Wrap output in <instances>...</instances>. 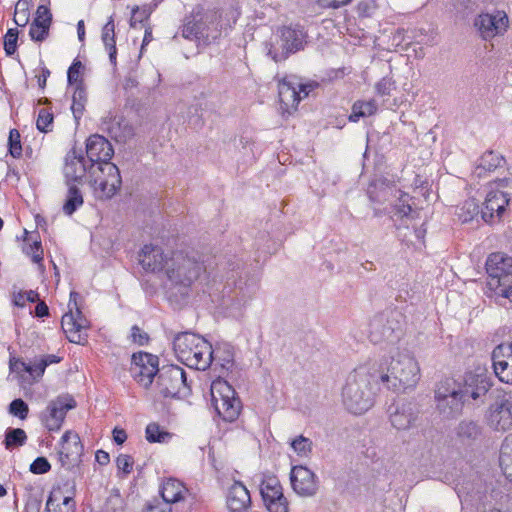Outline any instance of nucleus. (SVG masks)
<instances>
[{"instance_id":"f257e3e1","label":"nucleus","mask_w":512,"mask_h":512,"mask_svg":"<svg viewBox=\"0 0 512 512\" xmlns=\"http://www.w3.org/2000/svg\"><path fill=\"white\" fill-rule=\"evenodd\" d=\"M384 370L380 362H368L354 369L346 378L342 388V403L352 414L368 411L381 391Z\"/></svg>"},{"instance_id":"f03ea898","label":"nucleus","mask_w":512,"mask_h":512,"mask_svg":"<svg viewBox=\"0 0 512 512\" xmlns=\"http://www.w3.org/2000/svg\"><path fill=\"white\" fill-rule=\"evenodd\" d=\"M173 349L179 361L197 370L207 369L213 360L218 359L219 353L217 351L214 356L211 344L203 337L191 332L176 335Z\"/></svg>"},{"instance_id":"7ed1b4c3","label":"nucleus","mask_w":512,"mask_h":512,"mask_svg":"<svg viewBox=\"0 0 512 512\" xmlns=\"http://www.w3.org/2000/svg\"><path fill=\"white\" fill-rule=\"evenodd\" d=\"M420 379L416 360L408 353L397 352L386 366V387L394 391L414 388Z\"/></svg>"},{"instance_id":"20e7f679","label":"nucleus","mask_w":512,"mask_h":512,"mask_svg":"<svg viewBox=\"0 0 512 512\" xmlns=\"http://www.w3.org/2000/svg\"><path fill=\"white\" fill-rule=\"evenodd\" d=\"M487 286L497 296L512 302V257L492 253L486 260Z\"/></svg>"},{"instance_id":"39448f33","label":"nucleus","mask_w":512,"mask_h":512,"mask_svg":"<svg viewBox=\"0 0 512 512\" xmlns=\"http://www.w3.org/2000/svg\"><path fill=\"white\" fill-rule=\"evenodd\" d=\"M88 175L94 196L100 200L112 198L122 184L119 169L113 163L104 162L98 165H91Z\"/></svg>"},{"instance_id":"423d86ee","label":"nucleus","mask_w":512,"mask_h":512,"mask_svg":"<svg viewBox=\"0 0 512 512\" xmlns=\"http://www.w3.org/2000/svg\"><path fill=\"white\" fill-rule=\"evenodd\" d=\"M211 402L217 414L228 422L235 421L241 412L242 404L234 388L223 379H216L210 387Z\"/></svg>"},{"instance_id":"0eeeda50","label":"nucleus","mask_w":512,"mask_h":512,"mask_svg":"<svg viewBox=\"0 0 512 512\" xmlns=\"http://www.w3.org/2000/svg\"><path fill=\"white\" fill-rule=\"evenodd\" d=\"M455 387L461 396L469 403L470 400H481L493 385L488 370L484 367H475L466 371L462 376L454 379Z\"/></svg>"},{"instance_id":"6e6552de","label":"nucleus","mask_w":512,"mask_h":512,"mask_svg":"<svg viewBox=\"0 0 512 512\" xmlns=\"http://www.w3.org/2000/svg\"><path fill=\"white\" fill-rule=\"evenodd\" d=\"M306 34L300 26H284L278 30L268 47V55L275 61L285 60L290 53L304 47Z\"/></svg>"},{"instance_id":"1a4fd4ad","label":"nucleus","mask_w":512,"mask_h":512,"mask_svg":"<svg viewBox=\"0 0 512 512\" xmlns=\"http://www.w3.org/2000/svg\"><path fill=\"white\" fill-rule=\"evenodd\" d=\"M167 277L175 284L190 286L204 270L203 265L181 251L172 252L167 262Z\"/></svg>"},{"instance_id":"9d476101","label":"nucleus","mask_w":512,"mask_h":512,"mask_svg":"<svg viewBox=\"0 0 512 512\" xmlns=\"http://www.w3.org/2000/svg\"><path fill=\"white\" fill-rule=\"evenodd\" d=\"M435 400L440 415L445 419L461 415L464 405L468 403L455 387L453 378H447L438 384Z\"/></svg>"},{"instance_id":"9b49d317","label":"nucleus","mask_w":512,"mask_h":512,"mask_svg":"<svg viewBox=\"0 0 512 512\" xmlns=\"http://www.w3.org/2000/svg\"><path fill=\"white\" fill-rule=\"evenodd\" d=\"M157 387L163 397H181L189 393L186 372L177 365H167L159 369Z\"/></svg>"},{"instance_id":"f8f14e48","label":"nucleus","mask_w":512,"mask_h":512,"mask_svg":"<svg viewBox=\"0 0 512 512\" xmlns=\"http://www.w3.org/2000/svg\"><path fill=\"white\" fill-rule=\"evenodd\" d=\"M79 294L75 291L70 293L68 303L69 311L62 316L61 326L68 340L80 344L85 339L81 333L89 326L88 320L83 316L78 306Z\"/></svg>"},{"instance_id":"ddd939ff","label":"nucleus","mask_w":512,"mask_h":512,"mask_svg":"<svg viewBox=\"0 0 512 512\" xmlns=\"http://www.w3.org/2000/svg\"><path fill=\"white\" fill-rule=\"evenodd\" d=\"M487 420L495 430L506 431L512 428V390L497 395L489 407Z\"/></svg>"},{"instance_id":"4468645a","label":"nucleus","mask_w":512,"mask_h":512,"mask_svg":"<svg viewBox=\"0 0 512 512\" xmlns=\"http://www.w3.org/2000/svg\"><path fill=\"white\" fill-rule=\"evenodd\" d=\"M76 407L75 400L69 395H61L51 400L41 412L40 420L49 431H58L62 427L66 414Z\"/></svg>"},{"instance_id":"2eb2a0df","label":"nucleus","mask_w":512,"mask_h":512,"mask_svg":"<svg viewBox=\"0 0 512 512\" xmlns=\"http://www.w3.org/2000/svg\"><path fill=\"white\" fill-rule=\"evenodd\" d=\"M132 377L144 388H148L158 374V358L152 354L134 353L131 359Z\"/></svg>"},{"instance_id":"dca6fc26","label":"nucleus","mask_w":512,"mask_h":512,"mask_svg":"<svg viewBox=\"0 0 512 512\" xmlns=\"http://www.w3.org/2000/svg\"><path fill=\"white\" fill-rule=\"evenodd\" d=\"M312 88V85L301 84L294 78H284L278 85L279 100L287 111L296 109L299 102L309 95Z\"/></svg>"},{"instance_id":"f3484780","label":"nucleus","mask_w":512,"mask_h":512,"mask_svg":"<svg viewBox=\"0 0 512 512\" xmlns=\"http://www.w3.org/2000/svg\"><path fill=\"white\" fill-rule=\"evenodd\" d=\"M480 36L484 40H490L503 34L508 27V17L503 11L480 14L474 21Z\"/></svg>"},{"instance_id":"a211bd4d","label":"nucleus","mask_w":512,"mask_h":512,"mask_svg":"<svg viewBox=\"0 0 512 512\" xmlns=\"http://www.w3.org/2000/svg\"><path fill=\"white\" fill-rule=\"evenodd\" d=\"M261 495L270 512H288V502L282 486L276 477H269L261 483Z\"/></svg>"},{"instance_id":"6ab92c4d","label":"nucleus","mask_w":512,"mask_h":512,"mask_svg":"<svg viewBox=\"0 0 512 512\" xmlns=\"http://www.w3.org/2000/svg\"><path fill=\"white\" fill-rule=\"evenodd\" d=\"M492 366L499 381L512 384V343L496 346L491 354Z\"/></svg>"},{"instance_id":"aec40b11","label":"nucleus","mask_w":512,"mask_h":512,"mask_svg":"<svg viewBox=\"0 0 512 512\" xmlns=\"http://www.w3.org/2000/svg\"><path fill=\"white\" fill-rule=\"evenodd\" d=\"M83 453V445L76 433L66 431L61 437L59 460L62 466L70 469L78 464Z\"/></svg>"},{"instance_id":"412c9836","label":"nucleus","mask_w":512,"mask_h":512,"mask_svg":"<svg viewBox=\"0 0 512 512\" xmlns=\"http://www.w3.org/2000/svg\"><path fill=\"white\" fill-rule=\"evenodd\" d=\"M510 196L511 194L507 191L491 189L481 208V218L488 223L495 217H500L510 202Z\"/></svg>"},{"instance_id":"4be33fe9","label":"nucleus","mask_w":512,"mask_h":512,"mask_svg":"<svg viewBox=\"0 0 512 512\" xmlns=\"http://www.w3.org/2000/svg\"><path fill=\"white\" fill-rule=\"evenodd\" d=\"M86 154L92 162L91 165L99 163H111L110 159L114 154L112 144L99 134L91 135L86 142Z\"/></svg>"},{"instance_id":"5701e85b","label":"nucleus","mask_w":512,"mask_h":512,"mask_svg":"<svg viewBox=\"0 0 512 512\" xmlns=\"http://www.w3.org/2000/svg\"><path fill=\"white\" fill-rule=\"evenodd\" d=\"M169 260V254H165L161 247L151 244L145 245L139 255L143 269L151 272L164 271L166 275Z\"/></svg>"},{"instance_id":"b1692460","label":"nucleus","mask_w":512,"mask_h":512,"mask_svg":"<svg viewBox=\"0 0 512 512\" xmlns=\"http://www.w3.org/2000/svg\"><path fill=\"white\" fill-rule=\"evenodd\" d=\"M290 479L293 490L301 496H312L318 489L315 474L307 467H293Z\"/></svg>"},{"instance_id":"393cba45","label":"nucleus","mask_w":512,"mask_h":512,"mask_svg":"<svg viewBox=\"0 0 512 512\" xmlns=\"http://www.w3.org/2000/svg\"><path fill=\"white\" fill-rule=\"evenodd\" d=\"M412 198L409 194L399 191V196L395 204H393L391 218L397 222L400 221V225L409 229L410 223L420 217V210L412 207Z\"/></svg>"},{"instance_id":"a878e982","label":"nucleus","mask_w":512,"mask_h":512,"mask_svg":"<svg viewBox=\"0 0 512 512\" xmlns=\"http://www.w3.org/2000/svg\"><path fill=\"white\" fill-rule=\"evenodd\" d=\"M87 172L89 170H87L85 158L82 155H77L74 150L70 151L66 155L63 168L66 184L76 185L82 183Z\"/></svg>"},{"instance_id":"bb28decb","label":"nucleus","mask_w":512,"mask_h":512,"mask_svg":"<svg viewBox=\"0 0 512 512\" xmlns=\"http://www.w3.org/2000/svg\"><path fill=\"white\" fill-rule=\"evenodd\" d=\"M229 512H246L251 505V497L246 486L240 481H234L226 495Z\"/></svg>"},{"instance_id":"cd10ccee","label":"nucleus","mask_w":512,"mask_h":512,"mask_svg":"<svg viewBox=\"0 0 512 512\" xmlns=\"http://www.w3.org/2000/svg\"><path fill=\"white\" fill-rule=\"evenodd\" d=\"M101 127L117 142L125 143L134 136V127L121 117L104 118Z\"/></svg>"},{"instance_id":"c85d7f7f","label":"nucleus","mask_w":512,"mask_h":512,"mask_svg":"<svg viewBox=\"0 0 512 512\" xmlns=\"http://www.w3.org/2000/svg\"><path fill=\"white\" fill-rule=\"evenodd\" d=\"M164 504L177 503L185 500L189 493L183 482L176 478H167L162 482L160 489Z\"/></svg>"},{"instance_id":"c756f323","label":"nucleus","mask_w":512,"mask_h":512,"mask_svg":"<svg viewBox=\"0 0 512 512\" xmlns=\"http://www.w3.org/2000/svg\"><path fill=\"white\" fill-rule=\"evenodd\" d=\"M417 31H406L403 28H399L389 39V47L386 50L395 52L406 51L413 43H423L424 39H417Z\"/></svg>"},{"instance_id":"7c9ffc66","label":"nucleus","mask_w":512,"mask_h":512,"mask_svg":"<svg viewBox=\"0 0 512 512\" xmlns=\"http://www.w3.org/2000/svg\"><path fill=\"white\" fill-rule=\"evenodd\" d=\"M504 163L505 159L501 154L495 151H487L480 157L473 173L475 176L481 178L484 177L488 172L494 171L501 167Z\"/></svg>"},{"instance_id":"2f4dec72","label":"nucleus","mask_w":512,"mask_h":512,"mask_svg":"<svg viewBox=\"0 0 512 512\" xmlns=\"http://www.w3.org/2000/svg\"><path fill=\"white\" fill-rule=\"evenodd\" d=\"M456 434L463 444L471 445L481 439L482 429L474 421L463 420L458 424Z\"/></svg>"},{"instance_id":"473e14b6","label":"nucleus","mask_w":512,"mask_h":512,"mask_svg":"<svg viewBox=\"0 0 512 512\" xmlns=\"http://www.w3.org/2000/svg\"><path fill=\"white\" fill-rule=\"evenodd\" d=\"M101 39L108 52L110 63L116 66L117 49L115 42V25L112 16L102 29Z\"/></svg>"},{"instance_id":"72a5a7b5","label":"nucleus","mask_w":512,"mask_h":512,"mask_svg":"<svg viewBox=\"0 0 512 512\" xmlns=\"http://www.w3.org/2000/svg\"><path fill=\"white\" fill-rule=\"evenodd\" d=\"M499 464L506 478L512 481V434L506 436L502 443Z\"/></svg>"},{"instance_id":"f704fd0d","label":"nucleus","mask_w":512,"mask_h":512,"mask_svg":"<svg viewBox=\"0 0 512 512\" xmlns=\"http://www.w3.org/2000/svg\"><path fill=\"white\" fill-rule=\"evenodd\" d=\"M377 111V106L374 100L369 101H356L352 106V112L349 116L351 122H358L360 118L369 117Z\"/></svg>"},{"instance_id":"c9c22d12","label":"nucleus","mask_w":512,"mask_h":512,"mask_svg":"<svg viewBox=\"0 0 512 512\" xmlns=\"http://www.w3.org/2000/svg\"><path fill=\"white\" fill-rule=\"evenodd\" d=\"M368 337L374 344H380L383 342L384 321L381 313H377L370 319L368 324Z\"/></svg>"},{"instance_id":"e433bc0d","label":"nucleus","mask_w":512,"mask_h":512,"mask_svg":"<svg viewBox=\"0 0 512 512\" xmlns=\"http://www.w3.org/2000/svg\"><path fill=\"white\" fill-rule=\"evenodd\" d=\"M66 201L63 211L66 215H72L83 204V197L77 185H68Z\"/></svg>"},{"instance_id":"4c0bfd02","label":"nucleus","mask_w":512,"mask_h":512,"mask_svg":"<svg viewBox=\"0 0 512 512\" xmlns=\"http://www.w3.org/2000/svg\"><path fill=\"white\" fill-rule=\"evenodd\" d=\"M479 213L481 214V210L479 209V205L475 199H468L464 201L456 210V215L463 223L472 221L479 215Z\"/></svg>"},{"instance_id":"58836bf2","label":"nucleus","mask_w":512,"mask_h":512,"mask_svg":"<svg viewBox=\"0 0 512 512\" xmlns=\"http://www.w3.org/2000/svg\"><path fill=\"white\" fill-rule=\"evenodd\" d=\"M390 421L393 427L396 429H406L408 428L412 421L413 415L410 408L403 407L401 411L398 408L391 413Z\"/></svg>"},{"instance_id":"ea45409f","label":"nucleus","mask_w":512,"mask_h":512,"mask_svg":"<svg viewBox=\"0 0 512 512\" xmlns=\"http://www.w3.org/2000/svg\"><path fill=\"white\" fill-rule=\"evenodd\" d=\"M27 435L21 428L8 429L5 435V447L6 449H12L14 447L22 446L26 443Z\"/></svg>"},{"instance_id":"a19ab883","label":"nucleus","mask_w":512,"mask_h":512,"mask_svg":"<svg viewBox=\"0 0 512 512\" xmlns=\"http://www.w3.org/2000/svg\"><path fill=\"white\" fill-rule=\"evenodd\" d=\"M32 0H18L15 5L14 22L17 26L24 27L29 22V6Z\"/></svg>"},{"instance_id":"79ce46f5","label":"nucleus","mask_w":512,"mask_h":512,"mask_svg":"<svg viewBox=\"0 0 512 512\" xmlns=\"http://www.w3.org/2000/svg\"><path fill=\"white\" fill-rule=\"evenodd\" d=\"M85 100V91L82 88L77 87L73 93V100L71 106L72 112L76 119L80 118L83 113Z\"/></svg>"},{"instance_id":"37998d69","label":"nucleus","mask_w":512,"mask_h":512,"mask_svg":"<svg viewBox=\"0 0 512 512\" xmlns=\"http://www.w3.org/2000/svg\"><path fill=\"white\" fill-rule=\"evenodd\" d=\"M54 506L53 498L50 496L46 502V512H75V501L70 496L64 497L59 511H56Z\"/></svg>"},{"instance_id":"c03bdc74","label":"nucleus","mask_w":512,"mask_h":512,"mask_svg":"<svg viewBox=\"0 0 512 512\" xmlns=\"http://www.w3.org/2000/svg\"><path fill=\"white\" fill-rule=\"evenodd\" d=\"M8 412L15 416V417H18L20 418L21 420H24L27 418L28 416V413H29V407L28 405L25 403L24 400L18 398V399H15L13 400L10 404H9V408H8Z\"/></svg>"},{"instance_id":"a18cd8bd","label":"nucleus","mask_w":512,"mask_h":512,"mask_svg":"<svg viewBox=\"0 0 512 512\" xmlns=\"http://www.w3.org/2000/svg\"><path fill=\"white\" fill-rule=\"evenodd\" d=\"M9 152L12 157L19 158L22 155L20 133L16 129L10 130L8 139Z\"/></svg>"},{"instance_id":"49530a36","label":"nucleus","mask_w":512,"mask_h":512,"mask_svg":"<svg viewBox=\"0 0 512 512\" xmlns=\"http://www.w3.org/2000/svg\"><path fill=\"white\" fill-rule=\"evenodd\" d=\"M169 437V433L160 430L156 423H150L146 427V439L149 442H164Z\"/></svg>"},{"instance_id":"de8ad7c7","label":"nucleus","mask_w":512,"mask_h":512,"mask_svg":"<svg viewBox=\"0 0 512 512\" xmlns=\"http://www.w3.org/2000/svg\"><path fill=\"white\" fill-rule=\"evenodd\" d=\"M18 30L16 28L8 29L4 37V50L8 56L13 55L17 49Z\"/></svg>"},{"instance_id":"09e8293b","label":"nucleus","mask_w":512,"mask_h":512,"mask_svg":"<svg viewBox=\"0 0 512 512\" xmlns=\"http://www.w3.org/2000/svg\"><path fill=\"white\" fill-rule=\"evenodd\" d=\"M53 124V115L45 109H41L36 121L37 129L40 132H48L51 130Z\"/></svg>"},{"instance_id":"8fccbe9b","label":"nucleus","mask_w":512,"mask_h":512,"mask_svg":"<svg viewBox=\"0 0 512 512\" xmlns=\"http://www.w3.org/2000/svg\"><path fill=\"white\" fill-rule=\"evenodd\" d=\"M311 445L310 439L304 436H299L291 442L294 451L301 456H306L311 451Z\"/></svg>"},{"instance_id":"3c124183","label":"nucleus","mask_w":512,"mask_h":512,"mask_svg":"<svg viewBox=\"0 0 512 512\" xmlns=\"http://www.w3.org/2000/svg\"><path fill=\"white\" fill-rule=\"evenodd\" d=\"M125 502L119 494L110 495L105 503V512H124Z\"/></svg>"},{"instance_id":"603ef678","label":"nucleus","mask_w":512,"mask_h":512,"mask_svg":"<svg viewBox=\"0 0 512 512\" xmlns=\"http://www.w3.org/2000/svg\"><path fill=\"white\" fill-rule=\"evenodd\" d=\"M39 299V294L36 291L29 290L18 292L14 295V304L18 307H24L26 302H36Z\"/></svg>"},{"instance_id":"864d4df0","label":"nucleus","mask_w":512,"mask_h":512,"mask_svg":"<svg viewBox=\"0 0 512 512\" xmlns=\"http://www.w3.org/2000/svg\"><path fill=\"white\" fill-rule=\"evenodd\" d=\"M51 21H52V15H51L49 9L44 5H40L37 8L36 17L33 20L32 24L43 25V26L50 28Z\"/></svg>"},{"instance_id":"5fc2aeb1","label":"nucleus","mask_w":512,"mask_h":512,"mask_svg":"<svg viewBox=\"0 0 512 512\" xmlns=\"http://www.w3.org/2000/svg\"><path fill=\"white\" fill-rule=\"evenodd\" d=\"M24 251L27 255L31 256L32 261L34 263H40L43 259V251L41 248L40 241H33L32 244H29L27 247L24 248Z\"/></svg>"},{"instance_id":"6e6d98bb","label":"nucleus","mask_w":512,"mask_h":512,"mask_svg":"<svg viewBox=\"0 0 512 512\" xmlns=\"http://www.w3.org/2000/svg\"><path fill=\"white\" fill-rule=\"evenodd\" d=\"M116 465L119 471L125 475L130 474L133 470V458L127 454H120L116 459Z\"/></svg>"},{"instance_id":"4d7b16f0","label":"nucleus","mask_w":512,"mask_h":512,"mask_svg":"<svg viewBox=\"0 0 512 512\" xmlns=\"http://www.w3.org/2000/svg\"><path fill=\"white\" fill-rule=\"evenodd\" d=\"M49 28L43 25L31 24L29 35L32 40L41 42L46 39Z\"/></svg>"},{"instance_id":"13d9d810","label":"nucleus","mask_w":512,"mask_h":512,"mask_svg":"<svg viewBox=\"0 0 512 512\" xmlns=\"http://www.w3.org/2000/svg\"><path fill=\"white\" fill-rule=\"evenodd\" d=\"M51 468L50 463L44 457L36 458L30 465V471L34 474H44Z\"/></svg>"},{"instance_id":"bf43d9fd","label":"nucleus","mask_w":512,"mask_h":512,"mask_svg":"<svg viewBox=\"0 0 512 512\" xmlns=\"http://www.w3.org/2000/svg\"><path fill=\"white\" fill-rule=\"evenodd\" d=\"M131 337L133 342L139 345L147 344L149 337L148 334L141 330L138 326H133L131 329Z\"/></svg>"},{"instance_id":"052dcab7","label":"nucleus","mask_w":512,"mask_h":512,"mask_svg":"<svg viewBox=\"0 0 512 512\" xmlns=\"http://www.w3.org/2000/svg\"><path fill=\"white\" fill-rule=\"evenodd\" d=\"M28 372L34 379L41 377L46 369V363L41 362V360H37L34 363H29Z\"/></svg>"},{"instance_id":"680f3d73","label":"nucleus","mask_w":512,"mask_h":512,"mask_svg":"<svg viewBox=\"0 0 512 512\" xmlns=\"http://www.w3.org/2000/svg\"><path fill=\"white\" fill-rule=\"evenodd\" d=\"M81 68L82 63L80 61H74L73 64L69 67L67 78L70 84L78 82Z\"/></svg>"},{"instance_id":"e2e57ef3","label":"nucleus","mask_w":512,"mask_h":512,"mask_svg":"<svg viewBox=\"0 0 512 512\" xmlns=\"http://www.w3.org/2000/svg\"><path fill=\"white\" fill-rule=\"evenodd\" d=\"M223 358H219L220 365L225 370H230L233 367V353L228 348L223 351Z\"/></svg>"},{"instance_id":"0e129e2a","label":"nucleus","mask_w":512,"mask_h":512,"mask_svg":"<svg viewBox=\"0 0 512 512\" xmlns=\"http://www.w3.org/2000/svg\"><path fill=\"white\" fill-rule=\"evenodd\" d=\"M352 0H319V2L325 7L338 8L347 5Z\"/></svg>"},{"instance_id":"69168bd1","label":"nucleus","mask_w":512,"mask_h":512,"mask_svg":"<svg viewBox=\"0 0 512 512\" xmlns=\"http://www.w3.org/2000/svg\"><path fill=\"white\" fill-rule=\"evenodd\" d=\"M113 439L117 444H119V445L123 444L127 439V434H126L125 430L117 428V427L114 428Z\"/></svg>"},{"instance_id":"338daca9","label":"nucleus","mask_w":512,"mask_h":512,"mask_svg":"<svg viewBox=\"0 0 512 512\" xmlns=\"http://www.w3.org/2000/svg\"><path fill=\"white\" fill-rule=\"evenodd\" d=\"M10 367L13 371H16V372H21V371L28 372V369H30L29 363H26L22 360H15L14 362H11Z\"/></svg>"},{"instance_id":"774afa93","label":"nucleus","mask_w":512,"mask_h":512,"mask_svg":"<svg viewBox=\"0 0 512 512\" xmlns=\"http://www.w3.org/2000/svg\"><path fill=\"white\" fill-rule=\"evenodd\" d=\"M145 512H171V509L167 504L149 505Z\"/></svg>"}]
</instances>
